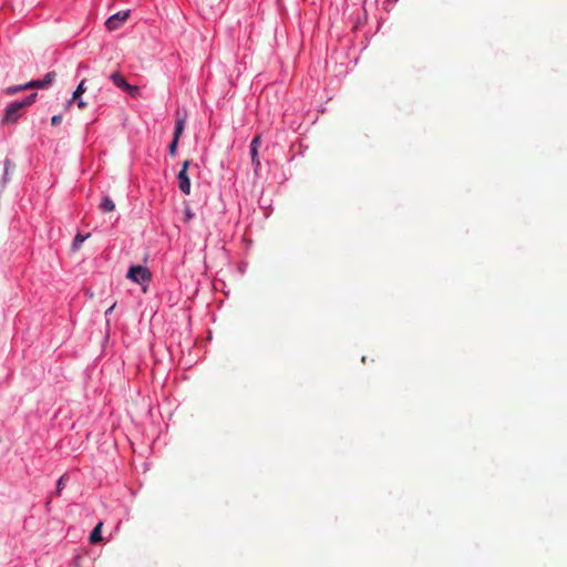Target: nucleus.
Masks as SVG:
<instances>
[{"label": "nucleus", "instance_id": "1", "mask_svg": "<svg viewBox=\"0 0 567 567\" xmlns=\"http://www.w3.org/2000/svg\"><path fill=\"white\" fill-rule=\"evenodd\" d=\"M37 93H31L20 101H13L6 106L4 114L2 116L3 124H13L22 116V110L34 103Z\"/></svg>", "mask_w": 567, "mask_h": 567}, {"label": "nucleus", "instance_id": "2", "mask_svg": "<svg viewBox=\"0 0 567 567\" xmlns=\"http://www.w3.org/2000/svg\"><path fill=\"white\" fill-rule=\"evenodd\" d=\"M126 277L135 284H144L151 280V272L146 267L135 265L128 269Z\"/></svg>", "mask_w": 567, "mask_h": 567}, {"label": "nucleus", "instance_id": "3", "mask_svg": "<svg viewBox=\"0 0 567 567\" xmlns=\"http://www.w3.org/2000/svg\"><path fill=\"white\" fill-rule=\"evenodd\" d=\"M260 144H261L260 135H257L251 140L250 145H249L250 159H251V164L254 166V171H255L256 175H258L260 166H261L260 161H259V154H258Z\"/></svg>", "mask_w": 567, "mask_h": 567}, {"label": "nucleus", "instance_id": "4", "mask_svg": "<svg viewBox=\"0 0 567 567\" xmlns=\"http://www.w3.org/2000/svg\"><path fill=\"white\" fill-rule=\"evenodd\" d=\"M130 10L118 11L107 18L105 27L109 31L118 29L128 18Z\"/></svg>", "mask_w": 567, "mask_h": 567}, {"label": "nucleus", "instance_id": "5", "mask_svg": "<svg viewBox=\"0 0 567 567\" xmlns=\"http://www.w3.org/2000/svg\"><path fill=\"white\" fill-rule=\"evenodd\" d=\"M56 78V73L54 71L48 72L42 79L40 80H32L25 83V87L31 89H48L52 85Z\"/></svg>", "mask_w": 567, "mask_h": 567}, {"label": "nucleus", "instance_id": "6", "mask_svg": "<svg viewBox=\"0 0 567 567\" xmlns=\"http://www.w3.org/2000/svg\"><path fill=\"white\" fill-rule=\"evenodd\" d=\"M110 79L116 87H120L132 95L135 91H137V87L131 85L120 72H113L110 75Z\"/></svg>", "mask_w": 567, "mask_h": 567}, {"label": "nucleus", "instance_id": "7", "mask_svg": "<svg viewBox=\"0 0 567 567\" xmlns=\"http://www.w3.org/2000/svg\"><path fill=\"white\" fill-rule=\"evenodd\" d=\"M178 188L184 195L190 194V179L185 169H181L177 174Z\"/></svg>", "mask_w": 567, "mask_h": 567}, {"label": "nucleus", "instance_id": "8", "mask_svg": "<svg viewBox=\"0 0 567 567\" xmlns=\"http://www.w3.org/2000/svg\"><path fill=\"white\" fill-rule=\"evenodd\" d=\"M86 91L85 80H82L75 91L73 92L72 100L76 101L79 109L83 110L86 107V102L81 99V95Z\"/></svg>", "mask_w": 567, "mask_h": 567}, {"label": "nucleus", "instance_id": "9", "mask_svg": "<svg viewBox=\"0 0 567 567\" xmlns=\"http://www.w3.org/2000/svg\"><path fill=\"white\" fill-rule=\"evenodd\" d=\"M103 523L99 522L90 534L89 540L91 544H97L102 540Z\"/></svg>", "mask_w": 567, "mask_h": 567}, {"label": "nucleus", "instance_id": "10", "mask_svg": "<svg viewBox=\"0 0 567 567\" xmlns=\"http://www.w3.org/2000/svg\"><path fill=\"white\" fill-rule=\"evenodd\" d=\"M186 118L178 117L175 122L174 134L173 137L179 140L184 130H185Z\"/></svg>", "mask_w": 567, "mask_h": 567}, {"label": "nucleus", "instance_id": "11", "mask_svg": "<svg viewBox=\"0 0 567 567\" xmlns=\"http://www.w3.org/2000/svg\"><path fill=\"white\" fill-rule=\"evenodd\" d=\"M100 208L104 213H110L115 209V204L110 196H104L100 203Z\"/></svg>", "mask_w": 567, "mask_h": 567}, {"label": "nucleus", "instance_id": "12", "mask_svg": "<svg viewBox=\"0 0 567 567\" xmlns=\"http://www.w3.org/2000/svg\"><path fill=\"white\" fill-rule=\"evenodd\" d=\"M90 233L83 235L78 233L72 241V250H78L82 244L90 237Z\"/></svg>", "mask_w": 567, "mask_h": 567}, {"label": "nucleus", "instance_id": "13", "mask_svg": "<svg viewBox=\"0 0 567 567\" xmlns=\"http://www.w3.org/2000/svg\"><path fill=\"white\" fill-rule=\"evenodd\" d=\"M3 166H4V169H3L2 182H3V184H7L9 181V172L13 168V163L7 158L3 162Z\"/></svg>", "mask_w": 567, "mask_h": 567}, {"label": "nucleus", "instance_id": "14", "mask_svg": "<svg viewBox=\"0 0 567 567\" xmlns=\"http://www.w3.org/2000/svg\"><path fill=\"white\" fill-rule=\"evenodd\" d=\"M178 141L179 140L173 137L171 144L168 145V154L172 157H174L176 155V150H177Z\"/></svg>", "mask_w": 567, "mask_h": 567}, {"label": "nucleus", "instance_id": "15", "mask_svg": "<svg viewBox=\"0 0 567 567\" xmlns=\"http://www.w3.org/2000/svg\"><path fill=\"white\" fill-rule=\"evenodd\" d=\"M25 89H27V87H25V84H23V85L9 86V87L7 89V94L12 95V94H16L17 92L22 91V90H25Z\"/></svg>", "mask_w": 567, "mask_h": 567}, {"label": "nucleus", "instance_id": "16", "mask_svg": "<svg viewBox=\"0 0 567 567\" xmlns=\"http://www.w3.org/2000/svg\"><path fill=\"white\" fill-rule=\"evenodd\" d=\"M63 487H64V475L61 476L56 482V495H61Z\"/></svg>", "mask_w": 567, "mask_h": 567}, {"label": "nucleus", "instance_id": "17", "mask_svg": "<svg viewBox=\"0 0 567 567\" xmlns=\"http://www.w3.org/2000/svg\"><path fill=\"white\" fill-rule=\"evenodd\" d=\"M61 122H62V115H60V114H58V115H53V116L51 117V124H52L53 126H58V125H60V124H61Z\"/></svg>", "mask_w": 567, "mask_h": 567}, {"label": "nucleus", "instance_id": "18", "mask_svg": "<svg viewBox=\"0 0 567 567\" xmlns=\"http://www.w3.org/2000/svg\"><path fill=\"white\" fill-rule=\"evenodd\" d=\"M184 215H185V220L186 221H189L195 216V214L188 207L185 209Z\"/></svg>", "mask_w": 567, "mask_h": 567}, {"label": "nucleus", "instance_id": "19", "mask_svg": "<svg viewBox=\"0 0 567 567\" xmlns=\"http://www.w3.org/2000/svg\"><path fill=\"white\" fill-rule=\"evenodd\" d=\"M116 303H113L106 311H105V316H109L113 312L114 308H115Z\"/></svg>", "mask_w": 567, "mask_h": 567}, {"label": "nucleus", "instance_id": "20", "mask_svg": "<svg viewBox=\"0 0 567 567\" xmlns=\"http://www.w3.org/2000/svg\"><path fill=\"white\" fill-rule=\"evenodd\" d=\"M189 163H190L189 161H184L183 166H182V169H185V172H187V168H188V166H189Z\"/></svg>", "mask_w": 567, "mask_h": 567}]
</instances>
